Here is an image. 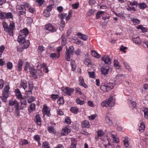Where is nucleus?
I'll return each mask as SVG.
<instances>
[{
  "mask_svg": "<svg viewBox=\"0 0 148 148\" xmlns=\"http://www.w3.org/2000/svg\"><path fill=\"white\" fill-rule=\"evenodd\" d=\"M67 14L66 13H63L58 15L59 17L61 18V21H63V19L65 18H66Z\"/></svg>",
  "mask_w": 148,
  "mask_h": 148,
  "instance_id": "39",
  "label": "nucleus"
},
{
  "mask_svg": "<svg viewBox=\"0 0 148 148\" xmlns=\"http://www.w3.org/2000/svg\"><path fill=\"white\" fill-rule=\"evenodd\" d=\"M50 12L47 11V10H45L43 12V15L45 16L48 17L50 15Z\"/></svg>",
  "mask_w": 148,
  "mask_h": 148,
  "instance_id": "46",
  "label": "nucleus"
},
{
  "mask_svg": "<svg viewBox=\"0 0 148 148\" xmlns=\"http://www.w3.org/2000/svg\"><path fill=\"white\" fill-rule=\"evenodd\" d=\"M21 145H24L27 144L28 143L27 141L25 139H23L21 140L19 142Z\"/></svg>",
  "mask_w": 148,
  "mask_h": 148,
  "instance_id": "48",
  "label": "nucleus"
},
{
  "mask_svg": "<svg viewBox=\"0 0 148 148\" xmlns=\"http://www.w3.org/2000/svg\"><path fill=\"white\" fill-rule=\"evenodd\" d=\"M129 104L130 108L132 109H134L136 106V103L134 101H130Z\"/></svg>",
  "mask_w": 148,
  "mask_h": 148,
  "instance_id": "25",
  "label": "nucleus"
},
{
  "mask_svg": "<svg viewBox=\"0 0 148 148\" xmlns=\"http://www.w3.org/2000/svg\"><path fill=\"white\" fill-rule=\"evenodd\" d=\"M101 60L106 64L109 65L111 63V60L107 56H104L102 58Z\"/></svg>",
  "mask_w": 148,
  "mask_h": 148,
  "instance_id": "8",
  "label": "nucleus"
},
{
  "mask_svg": "<svg viewBox=\"0 0 148 148\" xmlns=\"http://www.w3.org/2000/svg\"><path fill=\"white\" fill-rule=\"evenodd\" d=\"M20 86L25 90L27 87V82L23 80L21 81L20 84Z\"/></svg>",
  "mask_w": 148,
  "mask_h": 148,
  "instance_id": "24",
  "label": "nucleus"
},
{
  "mask_svg": "<svg viewBox=\"0 0 148 148\" xmlns=\"http://www.w3.org/2000/svg\"><path fill=\"white\" fill-rule=\"evenodd\" d=\"M7 68L9 69H11L12 67V63L10 62H8L7 63Z\"/></svg>",
  "mask_w": 148,
  "mask_h": 148,
  "instance_id": "57",
  "label": "nucleus"
},
{
  "mask_svg": "<svg viewBox=\"0 0 148 148\" xmlns=\"http://www.w3.org/2000/svg\"><path fill=\"white\" fill-rule=\"evenodd\" d=\"M109 70V68H106L104 67H101V73L105 75L108 74Z\"/></svg>",
  "mask_w": 148,
  "mask_h": 148,
  "instance_id": "18",
  "label": "nucleus"
},
{
  "mask_svg": "<svg viewBox=\"0 0 148 148\" xmlns=\"http://www.w3.org/2000/svg\"><path fill=\"white\" fill-rule=\"evenodd\" d=\"M74 53V48L73 46L70 47L68 49H66L65 52L66 60L67 61H70V55H73Z\"/></svg>",
  "mask_w": 148,
  "mask_h": 148,
  "instance_id": "4",
  "label": "nucleus"
},
{
  "mask_svg": "<svg viewBox=\"0 0 148 148\" xmlns=\"http://www.w3.org/2000/svg\"><path fill=\"white\" fill-rule=\"evenodd\" d=\"M127 47L122 45L120 49V50L121 51H122L123 52L125 53L126 52L125 50L127 49Z\"/></svg>",
  "mask_w": 148,
  "mask_h": 148,
  "instance_id": "60",
  "label": "nucleus"
},
{
  "mask_svg": "<svg viewBox=\"0 0 148 148\" xmlns=\"http://www.w3.org/2000/svg\"><path fill=\"white\" fill-rule=\"evenodd\" d=\"M59 97V96L57 95L53 94L51 95V97L53 100H55Z\"/></svg>",
  "mask_w": 148,
  "mask_h": 148,
  "instance_id": "64",
  "label": "nucleus"
},
{
  "mask_svg": "<svg viewBox=\"0 0 148 148\" xmlns=\"http://www.w3.org/2000/svg\"><path fill=\"white\" fill-rule=\"evenodd\" d=\"M82 126L83 127L89 128L90 126L88 121L86 120H84L82 123Z\"/></svg>",
  "mask_w": 148,
  "mask_h": 148,
  "instance_id": "22",
  "label": "nucleus"
},
{
  "mask_svg": "<svg viewBox=\"0 0 148 148\" xmlns=\"http://www.w3.org/2000/svg\"><path fill=\"white\" fill-rule=\"evenodd\" d=\"M71 112L75 114H77L78 112V109L77 108L75 107H73L70 109Z\"/></svg>",
  "mask_w": 148,
  "mask_h": 148,
  "instance_id": "28",
  "label": "nucleus"
},
{
  "mask_svg": "<svg viewBox=\"0 0 148 148\" xmlns=\"http://www.w3.org/2000/svg\"><path fill=\"white\" fill-rule=\"evenodd\" d=\"M29 71L32 76L36 79L37 78V73L38 72L41 71L39 70H36L33 67L29 68Z\"/></svg>",
  "mask_w": 148,
  "mask_h": 148,
  "instance_id": "5",
  "label": "nucleus"
},
{
  "mask_svg": "<svg viewBox=\"0 0 148 148\" xmlns=\"http://www.w3.org/2000/svg\"><path fill=\"white\" fill-rule=\"evenodd\" d=\"M77 35L78 36H79L80 38L84 40H86L88 38L87 36L84 34H82L80 33H77Z\"/></svg>",
  "mask_w": 148,
  "mask_h": 148,
  "instance_id": "19",
  "label": "nucleus"
},
{
  "mask_svg": "<svg viewBox=\"0 0 148 148\" xmlns=\"http://www.w3.org/2000/svg\"><path fill=\"white\" fill-rule=\"evenodd\" d=\"M28 29L25 28L21 30L19 33L17 40L20 43H23L25 40V38L28 34Z\"/></svg>",
  "mask_w": 148,
  "mask_h": 148,
  "instance_id": "1",
  "label": "nucleus"
},
{
  "mask_svg": "<svg viewBox=\"0 0 148 148\" xmlns=\"http://www.w3.org/2000/svg\"><path fill=\"white\" fill-rule=\"evenodd\" d=\"M146 4L144 3L140 4L139 5V7L140 9H143L146 8Z\"/></svg>",
  "mask_w": 148,
  "mask_h": 148,
  "instance_id": "45",
  "label": "nucleus"
},
{
  "mask_svg": "<svg viewBox=\"0 0 148 148\" xmlns=\"http://www.w3.org/2000/svg\"><path fill=\"white\" fill-rule=\"evenodd\" d=\"M33 87V83L32 82H29V90H32Z\"/></svg>",
  "mask_w": 148,
  "mask_h": 148,
  "instance_id": "58",
  "label": "nucleus"
},
{
  "mask_svg": "<svg viewBox=\"0 0 148 148\" xmlns=\"http://www.w3.org/2000/svg\"><path fill=\"white\" fill-rule=\"evenodd\" d=\"M74 90L73 88L66 87L65 88L64 91L69 95H71L73 92Z\"/></svg>",
  "mask_w": 148,
  "mask_h": 148,
  "instance_id": "12",
  "label": "nucleus"
},
{
  "mask_svg": "<svg viewBox=\"0 0 148 148\" xmlns=\"http://www.w3.org/2000/svg\"><path fill=\"white\" fill-rule=\"evenodd\" d=\"M130 5H136L137 6L138 5V3L136 1H133L132 2H130Z\"/></svg>",
  "mask_w": 148,
  "mask_h": 148,
  "instance_id": "62",
  "label": "nucleus"
},
{
  "mask_svg": "<svg viewBox=\"0 0 148 148\" xmlns=\"http://www.w3.org/2000/svg\"><path fill=\"white\" fill-rule=\"evenodd\" d=\"M47 129L48 132L51 133H53V134H55L56 133V130L52 126H49L48 127Z\"/></svg>",
  "mask_w": 148,
  "mask_h": 148,
  "instance_id": "26",
  "label": "nucleus"
},
{
  "mask_svg": "<svg viewBox=\"0 0 148 148\" xmlns=\"http://www.w3.org/2000/svg\"><path fill=\"white\" fill-rule=\"evenodd\" d=\"M23 62V61L22 60L20 59L19 60L17 66V70L18 71H20L21 70Z\"/></svg>",
  "mask_w": 148,
  "mask_h": 148,
  "instance_id": "21",
  "label": "nucleus"
},
{
  "mask_svg": "<svg viewBox=\"0 0 148 148\" xmlns=\"http://www.w3.org/2000/svg\"><path fill=\"white\" fill-rule=\"evenodd\" d=\"M97 134L98 137L102 136L104 134V132L101 130H99L97 131Z\"/></svg>",
  "mask_w": 148,
  "mask_h": 148,
  "instance_id": "51",
  "label": "nucleus"
},
{
  "mask_svg": "<svg viewBox=\"0 0 148 148\" xmlns=\"http://www.w3.org/2000/svg\"><path fill=\"white\" fill-rule=\"evenodd\" d=\"M49 110V109L47 106H44L42 110L43 114H46L48 116H49L50 115Z\"/></svg>",
  "mask_w": 148,
  "mask_h": 148,
  "instance_id": "9",
  "label": "nucleus"
},
{
  "mask_svg": "<svg viewBox=\"0 0 148 148\" xmlns=\"http://www.w3.org/2000/svg\"><path fill=\"white\" fill-rule=\"evenodd\" d=\"M124 144L126 147L127 148L128 147L129 143L128 137H125V140H124Z\"/></svg>",
  "mask_w": 148,
  "mask_h": 148,
  "instance_id": "32",
  "label": "nucleus"
},
{
  "mask_svg": "<svg viewBox=\"0 0 148 148\" xmlns=\"http://www.w3.org/2000/svg\"><path fill=\"white\" fill-rule=\"evenodd\" d=\"M115 100L113 96L110 97L107 101H103L102 102L101 105L102 106L108 107L110 109L115 104Z\"/></svg>",
  "mask_w": 148,
  "mask_h": 148,
  "instance_id": "2",
  "label": "nucleus"
},
{
  "mask_svg": "<svg viewBox=\"0 0 148 148\" xmlns=\"http://www.w3.org/2000/svg\"><path fill=\"white\" fill-rule=\"evenodd\" d=\"M34 138L38 142V145H40L41 144L40 142V138L39 136L38 135L35 136L34 137Z\"/></svg>",
  "mask_w": 148,
  "mask_h": 148,
  "instance_id": "43",
  "label": "nucleus"
},
{
  "mask_svg": "<svg viewBox=\"0 0 148 148\" xmlns=\"http://www.w3.org/2000/svg\"><path fill=\"white\" fill-rule=\"evenodd\" d=\"M4 84V81L2 79H0V89H2Z\"/></svg>",
  "mask_w": 148,
  "mask_h": 148,
  "instance_id": "61",
  "label": "nucleus"
},
{
  "mask_svg": "<svg viewBox=\"0 0 148 148\" xmlns=\"http://www.w3.org/2000/svg\"><path fill=\"white\" fill-rule=\"evenodd\" d=\"M10 89V87L8 86H5L4 88L3 91V92H7L9 91V90Z\"/></svg>",
  "mask_w": 148,
  "mask_h": 148,
  "instance_id": "63",
  "label": "nucleus"
},
{
  "mask_svg": "<svg viewBox=\"0 0 148 148\" xmlns=\"http://www.w3.org/2000/svg\"><path fill=\"white\" fill-rule=\"evenodd\" d=\"M23 43H24L23 47L25 49L29 47L30 44V42L28 40H27L26 41L25 40L24 42Z\"/></svg>",
  "mask_w": 148,
  "mask_h": 148,
  "instance_id": "34",
  "label": "nucleus"
},
{
  "mask_svg": "<svg viewBox=\"0 0 148 148\" xmlns=\"http://www.w3.org/2000/svg\"><path fill=\"white\" fill-rule=\"evenodd\" d=\"M70 132V130L67 127H65L62 130L61 134L62 135H66Z\"/></svg>",
  "mask_w": 148,
  "mask_h": 148,
  "instance_id": "15",
  "label": "nucleus"
},
{
  "mask_svg": "<svg viewBox=\"0 0 148 148\" xmlns=\"http://www.w3.org/2000/svg\"><path fill=\"white\" fill-rule=\"evenodd\" d=\"M76 102L77 104L80 105H82L84 103V101L81 100L79 98L77 99H76Z\"/></svg>",
  "mask_w": 148,
  "mask_h": 148,
  "instance_id": "52",
  "label": "nucleus"
},
{
  "mask_svg": "<svg viewBox=\"0 0 148 148\" xmlns=\"http://www.w3.org/2000/svg\"><path fill=\"white\" fill-rule=\"evenodd\" d=\"M35 105L34 103H32L29 106V112H30L32 111L35 110Z\"/></svg>",
  "mask_w": 148,
  "mask_h": 148,
  "instance_id": "36",
  "label": "nucleus"
},
{
  "mask_svg": "<svg viewBox=\"0 0 148 148\" xmlns=\"http://www.w3.org/2000/svg\"><path fill=\"white\" fill-rule=\"evenodd\" d=\"M9 105L11 106H14L16 108L18 107L19 103L16 100L11 99L9 101Z\"/></svg>",
  "mask_w": 148,
  "mask_h": 148,
  "instance_id": "7",
  "label": "nucleus"
},
{
  "mask_svg": "<svg viewBox=\"0 0 148 148\" xmlns=\"http://www.w3.org/2000/svg\"><path fill=\"white\" fill-rule=\"evenodd\" d=\"M15 27L14 23L13 22H11L8 27L9 30H13Z\"/></svg>",
  "mask_w": 148,
  "mask_h": 148,
  "instance_id": "42",
  "label": "nucleus"
},
{
  "mask_svg": "<svg viewBox=\"0 0 148 148\" xmlns=\"http://www.w3.org/2000/svg\"><path fill=\"white\" fill-rule=\"evenodd\" d=\"M3 27L4 28L5 31L9 30L8 26V24L6 23H4L3 24Z\"/></svg>",
  "mask_w": 148,
  "mask_h": 148,
  "instance_id": "53",
  "label": "nucleus"
},
{
  "mask_svg": "<svg viewBox=\"0 0 148 148\" xmlns=\"http://www.w3.org/2000/svg\"><path fill=\"white\" fill-rule=\"evenodd\" d=\"M45 29L51 32H54L56 31V29L51 24H48L45 26Z\"/></svg>",
  "mask_w": 148,
  "mask_h": 148,
  "instance_id": "6",
  "label": "nucleus"
},
{
  "mask_svg": "<svg viewBox=\"0 0 148 148\" xmlns=\"http://www.w3.org/2000/svg\"><path fill=\"white\" fill-rule=\"evenodd\" d=\"M13 18V16L11 12H5L4 19L12 18Z\"/></svg>",
  "mask_w": 148,
  "mask_h": 148,
  "instance_id": "27",
  "label": "nucleus"
},
{
  "mask_svg": "<svg viewBox=\"0 0 148 148\" xmlns=\"http://www.w3.org/2000/svg\"><path fill=\"white\" fill-rule=\"evenodd\" d=\"M110 116L111 114L109 112H108L106 114V121L110 125H112V120L110 117Z\"/></svg>",
  "mask_w": 148,
  "mask_h": 148,
  "instance_id": "10",
  "label": "nucleus"
},
{
  "mask_svg": "<svg viewBox=\"0 0 148 148\" xmlns=\"http://www.w3.org/2000/svg\"><path fill=\"white\" fill-rule=\"evenodd\" d=\"M5 49V47L3 45H1L0 47V57H1L2 53Z\"/></svg>",
  "mask_w": 148,
  "mask_h": 148,
  "instance_id": "55",
  "label": "nucleus"
},
{
  "mask_svg": "<svg viewBox=\"0 0 148 148\" xmlns=\"http://www.w3.org/2000/svg\"><path fill=\"white\" fill-rule=\"evenodd\" d=\"M137 28L139 29H141L143 32H147V29L145 27H143L141 25L139 26L138 27H137Z\"/></svg>",
  "mask_w": 148,
  "mask_h": 148,
  "instance_id": "41",
  "label": "nucleus"
},
{
  "mask_svg": "<svg viewBox=\"0 0 148 148\" xmlns=\"http://www.w3.org/2000/svg\"><path fill=\"white\" fill-rule=\"evenodd\" d=\"M123 63L125 68L127 69L129 71H130L131 70V69L130 67V66L127 62L124 60H123Z\"/></svg>",
  "mask_w": 148,
  "mask_h": 148,
  "instance_id": "31",
  "label": "nucleus"
},
{
  "mask_svg": "<svg viewBox=\"0 0 148 148\" xmlns=\"http://www.w3.org/2000/svg\"><path fill=\"white\" fill-rule=\"evenodd\" d=\"M104 12L103 11H100L97 12L96 14V18L98 19L100 17V15L102 14Z\"/></svg>",
  "mask_w": 148,
  "mask_h": 148,
  "instance_id": "59",
  "label": "nucleus"
},
{
  "mask_svg": "<svg viewBox=\"0 0 148 148\" xmlns=\"http://www.w3.org/2000/svg\"><path fill=\"white\" fill-rule=\"evenodd\" d=\"M84 63L85 65H88L90 64L91 61L89 59H86L84 61Z\"/></svg>",
  "mask_w": 148,
  "mask_h": 148,
  "instance_id": "56",
  "label": "nucleus"
},
{
  "mask_svg": "<svg viewBox=\"0 0 148 148\" xmlns=\"http://www.w3.org/2000/svg\"><path fill=\"white\" fill-rule=\"evenodd\" d=\"M132 40L133 42L136 44L139 45L141 43V41L139 37L133 38Z\"/></svg>",
  "mask_w": 148,
  "mask_h": 148,
  "instance_id": "20",
  "label": "nucleus"
},
{
  "mask_svg": "<svg viewBox=\"0 0 148 148\" xmlns=\"http://www.w3.org/2000/svg\"><path fill=\"white\" fill-rule=\"evenodd\" d=\"M42 148H50L49 145L47 142H45L42 143Z\"/></svg>",
  "mask_w": 148,
  "mask_h": 148,
  "instance_id": "44",
  "label": "nucleus"
},
{
  "mask_svg": "<svg viewBox=\"0 0 148 148\" xmlns=\"http://www.w3.org/2000/svg\"><path fill=\"white\" fill-rule=\"evenodd\" d=\"M21 99V107L20 109L23 110L24 108L26 107L27 102L26 99L22 97V98L21 99Z\"/></svg>",
  "mask_w": 148,
  "mask_h": 148,
  "instance_id": "16",
  "label": "nucleus"
},
{
  "mask_svg": "<svg viewBox=\"0 0 148 148\" xmlns=\"http://www.w3.org/2000/svg\"><path fill=\"white\" fill-rule=\"evenodd\" d=\"M72 14V12L70 11L69 12V14L67 16H66V21H69L70 20V18L71 17Z\"/></svg>",
  "mask_w": 148,
  "mask_h": 148,
  "instance_id": "47",
  "label": "nucleus"
},
{
  "mask_svg": "<svg viewBox=\"0 0 148 148\" xmlns=\"http://www.w3.org/2000/svg\"><path fill=\"white\" fill-rule=\"evenodd\" d=\"M50 56L52 58H58L60 56V53H58L57 54H56L55 53H51L50 55Z\"/></svg>",
  "mask_w": 148,
  "mask_h": 148,
  "instance_id": "38",
  "label": "nucleus"
},
{
  "mask_svg": "<svg viewBox=\"0 0 148 148\" xmlns=\"http://www.w3.org/2000/svg\"><path fill=\"white\" fill-rule=\"evenodd\" d=\"M88 73L89 75V76L90 78H93L95 77V73L93 71L92 72H88Z\"/></svg>",
  "mask_w": 148,
  "mask_h": 148,
  "instance_id": "49",
  "label": "nucleus"
},
{
  "mask_svg": "<svg viewBox=\"0 0 148 148\" xmlns=\"http://www.w3.org/2000/svg\"><path fill=\"white\" fill-rule=\"evenodd\" d=\"M145 125L144 124L142 123H140V126L139 127V131L141 132H143L144 130H145Z\"/></svg>",
  "mask_w": 148,
  "mask_h": 148,
  "instance_id": "35",
  "label": "nucleus"
},
{
  "mask_svg": "<svg viewBox=\"0 0 148 148\" xmlns=\"http://www.w3.org/2000/svg\"><path fill=\"white\" fill-rule=\"evenodd\" d=\"M114 86V84L111 83H103L101 86L100 88L103 92H106L112 89Z\"/></svg>",
  "mask_w": 148,
  "mask_h": 148,
  "instance_id": "3",
  "label": "nucleus"
},
{
  "mask_svg": "<svg viewBox=\"0 0 148 148\" xmlns=\"http://www.w3.org/2000/svg\"><path fill=\"white\" fill-rule=\"evenodd\" d=\"M132 21L135 24H139L140 21L138 19L132 18L131 19Z\"/></svg>",
  "mask_w": 148,
  "mask_h": 148,
  "instance_id": "50",
  "label": "nucleus"
},
{
  "mask_svg": "<svg viewBox=\"0 0 148 148\" xmlns=\"http://www.w3.org/2000/svg\"><path fill=\"white\" fill-rule=\"evenodd\" d=\"M79 85H81L85 88L88 87L87 85L84 83V80L83 77H80L79 79Z\"/></svg>",
  "mask_w": 148,
  "mask_h": 148,
  "instance_id": "11",
  "label": "nucleus"
},
{
  "mask_svg": "<svg viewBox=\"0 0 148 148\" xmlns=\"http://www.w3.org/2000/svg\"><path fill=\"white\" fill-rule=\"evenodd\" d=\"M14 92L16 98L18 99H20L22 98V96L19 89H16L15 90Z\"/></svg>",
  "mask_w": 148,
  "mask_h": 148,
  "instance_id": "14",
  "label": "nucleus"
},
{
  "mask_svg": "<svg viewBox=\"0 0 148 148\" xmlns=\"http://www.w3.org/2000/svg\"><path fill=\"white\" fill-rule=\"evenodd\" d=\"M110 137L113 138V141L114 143H118L119 142V139L115 133L112 132L111 134Z\"/></svg>",
  "mask_w": 148,
  "mask_h": 148,
  "instance_id": "13",
  "label": "nucleus"
},
{
  "mask_svg": "<svg viewBox=\"0 0 148 148\" xmlns=\"http://www.w3.org/2000/svg\"><path fill=\"white\" fill-rule=\"evenodd\" d=\"M65 122L68 124H70L71 123L70 119L68 117H66L65 119Z\"/></svg>",
  "mask_w": 148,
  "mask_h": 148,
  "instance_id": "54",
  "label": "nucleus"
},
{
  "mask_svg": "<svg viewBox=\"0 0 148 148\" xmlns=\"http://www.w3.org/2000/svg\"><path fill=\"white\" fill-rule=\"evenodd\" d=\"M71 67L72 70L73 71H74L76 68V64L74 61H71Z\"/></svg>",
  "mask_w": 148,
  "mask_h": 148,
  "instance_id": "30",
  "label": "nucleus"
},
{
  "mask_svg": "<svg viewBox=\"0 0 148 148\" xmlns=\"http://www.w3.org/2000/svg\"><path fill=\"white\" fill-rule=\"evenodd\" d=\"M34 121L37 125H41V118L39 115L35 116Z\"/></svg>",
  "mask_w": 148,
  "mask_h": 148,
  "instance_id": "17",
  "label": "nucleus"
},
{
  "mask_svg": "<svg viewBox=\"0 0 148 148\" xmlns=\"http://www.w3.org/2000/svg\"><path fill=\"white\" fill-rule=\"evenodd\" d=\"M91 52L92 55L93 57L97 58H99L100 57V55L95 51L92 50Z\"/></svg>",
  "mask_w": 148,
  "mask_h": 148,
  "instance_id": "29",
  "label": "nucleus"
},
{
  "mask_svg": "<svg viewBox=\"0 0 148 148\" xmlns=\"http://www.w3.org/2000/svg\"><path fill=\"white\" fill-rule=\"evenodd\" d=\"M114 66L117 69H119L120 67V66L119 65L118 61L116 60H114Z\"/></svg>",
  "mask_w": 148,
  "mask_h": 148,
  "instance_id": "33",
  "label": "nucleus"
},
{
  "mask_svg": "<svg viewBox=\"0 0 148 148\" xmlns=\"http://www.w3.org/2000/svg\"><path fill=\"white\" fill-rule=\"evenodd\" d=\"M71 140L72 143L69 148H75L76 147V145L77 144L76 141L73 138H72Z\"/></svg>",
  "mask_w": 148,
  "mask_h": 148,
  "instance_id": "23",
  "label": "nucleus"
},
{
  "mask_svg": "<svg viewBox=\"0 0 148 148\" xmlns=\"http://www.w3.org/2000/svg\"><path fill=\"white\" fill-rule=\"evenodd\" d=\"M65 26V22L64 21H61L60 26L59 27V29L60 31H62L63 29V28Z\"/></svg>",
  "mask_w": 148,
  "mask_h": 148,
  "instance_id": "40",
  "label": "nucleus"
},
{
  "mask_svg": "<svg viewBox=\"0 0 148 148\" xmlns=\"http://www.w3.org/2000/svg\"><path fill=\"white\" fill-rule=\"evenodd\" d=\"M64 103V99L62 97H60L57 101V103L60 106L63 104Z\"/></svg>",
  "mask_w": 148,
  "mask_h": 148,
  "instance_id": "37",
  "label": "nucleus"
}]
</instances>
